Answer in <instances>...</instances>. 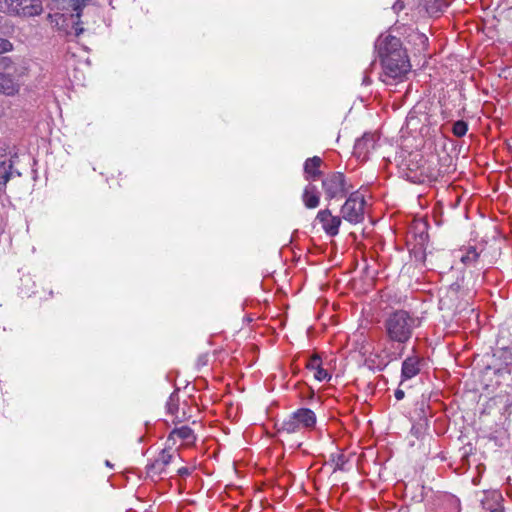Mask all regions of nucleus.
<instances>
[{
	"label": "nucleus",
	"mask_w": 512,
	"mask_h": 512,
	"mask_svg": "<svg viewBox=\"0 0 512 512\" xmlns=\"http://www.w3.org/2000/svg\"><path fill=\"white\" fill-rule=\"evenodd\" d=\"M384 327L390 341L404 344L411 339L417 319L405 310H397L385 319Z\"/></svg>",
	"instance_id": "f257e3e1"
},
{
	"label": "nucleus",
	"mask_w": 512,
	"mask_h": 512,
	"mask_svg": "<svg viewBox=\"0 0 512 512\" xmlns=\"http://www.w3.org/2000/svg\"><path fill=\"white\" fill-rule=\"evenodd\" d=\"M0 94L5 96H15L19 93L23 78L27 69L17 66L12 58L3 57L0 60Z\"/></svg>",
	"instance_id": "f03ea898"
},
{
	"label": "nucleus",
	"mask_w": 512,
	"mask_h": 512,
	"mask_svg": "<svg viewBox=\"0 0 512 512\" xmlns=\"http://www.w3.org/2000/svg\"><path fill=\"white\" fill-rule=\"evenodd\" d=\"M402 165L407 179L413 183L424 182L438 175L433 161L425 159L419 151L409 153Z\"/></svg>",
	"instance_id": "7ed1b4c3"
},
{
	"label": "nucleus",
	"mask_w": 512,
	"mask_h": 512,
	"mask_svg": "<svg viewBox=\"0 0 512 512\" xmlns=\"http://www.w3.org/2000/svg\"><path fill=\"white\" fill-rule=\"evenodd\" d=\"M381 66L382 73L380 74V79L382 82L388 85L402 81L411 69L407 54L400 57H391L390 59L383 60Z\"/></svg>",
	"instance_id": "20e7f679"
},
{
	"label": "nucleus",
	"mask_w": 512,
	"mask_h": 512,
	"mask_svg": "<svg viewBox=\"0 0 512 512\" xmlns=\"http://www.w3.org/2000/svg\"><path fill=\"white\" fill-rule=\"evenodd\" d=\"M316 421V415L312 410L300 408L282 422L279 431L288 434L310 431L315 427Z\"/></svg>",
	"instance_id": "39448f33"
},
{
	"label": "nucleus",
	"mask_w": 512,
	"mask_h": 512,
	"mask_svg": "<svg viewBox=\"0 0 512 512\" xmlns=\"http://www.w3.org/2000/svg\"><path fill=\"white\" fill-rule=\"evenodd\" d=\"M0 11L20 17H33L43 11L41 0H0Z\"/></svg>",
	"instance_id": "423d86ee"
},
{
	"label": "nucleus",
	"mask_w": 512,
	"mask_h": 512,
	"mask_svg": "<svg viewBox=\"0 0 512 512\" xmlns=\"http://www.w3.org/2000/svg\"><path fill=\"white\" fill-rule=\"evenodd\" d=\"M322 189L327 200L345 197L352 186L341 172L327 174L322 180Z\"/></svg>",
	"instance_id": "0eeeda50"
},
{
	"label": "nucleus",
	"mask_w": 512,
	"mask_h": 512,
	"mask_svg": "<svg viewBox=\"0 0 512 512\" xmlns=\"http://www.w3.org/2000/svg\"><path fill=\"white\" fill-rule=\"evenodd\" d=\"M341 218L351 224L364 220L365 199L359 192H353L341 207Z\"/></svg>",
	"instance_id": "6e6552de"
},
{
	"label": "nucleus",
	"mask_w": 512,
	"mask_h": 512,
	"mask_svg": "<svg viewBox=\"0 0 512 512\" xmlns=\"http://www.w3.org/2000/svg\"><path fill=\"white\" fill-rule=\"evenodd\" d=\"M375 50L381 63L391 57H400L407 54L401 40L391 34H381L375 42Z\"/></svg>",
	"instance_id": "1a4fd4ad"
},
{
	"label": "nucleus",
	"mask_w": 512,
	"mask_h": 512,
	"mask_svg": "<svg viewBox=\"0 0 512 512\" xmlns=\"http://www.w3.org/2000/svg\"><path fill=\"white\" fill-rule=\"evenodd\" d=\"M314 224H319L327 236L335 237L339 234L342 218L333 215L330 209L325 208L317 212Z\"/></svg>",
	"instance_id": "9d476101"
},
{
	"label": "nucleus",
	"mask_w": 512,
	"mask_h": 512,
	"mask_svg": "<svg viewBox=\"0 0 512 512\" xmlns=\"http://www.w3.org/2000/svg\"><path fill=\"white\" fill-rule=\"evenodd\" d=\"M172 458L173 453L171 452V446L164 448L158 454L155 460L149 465H147V474L151 478L161 477L162 475L166 474L167 467L170 464Z\"/></svg>",
	"instance_id": "9b49d317"
},
{
	"label": "nucleus",
	"mask_w": 512,
	"mask_h": 512,
	"mask_svg": "<svg viewBox=\"0 0 512 512\" xmlns=\"http://www.w3.org/2000/svg\"><path fill=\"white\" fill-rule=\"evenodd\" d=\"M380 135L377 130L366 131L363 136L356 140L354 152L358 157L366 158L368 153L375 148Z\"/></svg>",
	"instance_id": "f8f14e48"
},
{
	"label": "nucleus",
	"mask_w": 512,
	"mask_h": 512,
	"mask_svg": "<svg viewBox=\"0 0 512 512\" xmlns=\"http://www.w3.org/2000/svg\"><path fill=\"white\" fill-rule=\"evenodd\" d=\"M177 441L180 442V446H191L196 441V435L190 427L181 426L170 432L167 444L168 446L175 445Z\"/></svg>",
	"instance_id": "ddd939ff"
},
{
	"label": "nucleus",
	"mask_w": 512,
	"mask_h": 512,
	"mask_svg": "<svg viewBox=\"0 0 512 512\" xmlns=\"http://www.w3.org/2000/svg\"><path fill=\"white\" fill-rule=\"evenodd\" d=\"M422 359L418 356L408 357L402 363L401 376L403 380H408L419 374Z\"/></svg>",
	"instance_id": "4468645a"
},
{
	"label": "nucleus",
	"mask_w": 512,
	"mask_h": 512,
	"mask_svg": "<svg viewBox=\"0 0 512 512\" xmlns=\"http://www.w3.org/2000/svg\"><path fill=\"white\" fill-rule=\"evenodd\" d=\"M90 0H51V9L68 10L72 9L76 12V17L79 19L81 16V9L86 6Z\"/></svg>",
	"instance_id": "2eb2a0df"
},
{
	"label": "nucleus",
	"mask_w": 512,
	"mask_h": 512,
	"mask_svg": "<svg viewBox=\"0 0 512 512\" xmlns=\"http://www.w3.org/2000/svg\"><path fill=\"white\" fill-rule=\"evenodd\" d=\"M306 368L314 372V378L318 381H328L331 378L327 370L322 367L321 358L318 355H313L308 359Z\"/></svg>",
	"instance_id": "dca6fc26"
},
{
	"label": "nucleus",
	"mask_w": 512,
	"mask_h": 512,
	"mask_svg": "<svg viewBox=\"0 0 512 512\" xmlns=\"http://www.w3.org/2000/svg\"><path fill=\"white\" fill-rule=\"evenodd\" d=\"M302 201L306 208L315 209L320 204V194L317 187L312 184H308L303 191Z\"/></svg>",
	"instance_id": "f3484780"
},
{
	"label": "nucleus",
	"mask_w": 512,
	"mask_h": 512,
	"mask_svg": "<svg viewBox=\"0 0 512 512\" xmlns=\"http://www.w3.org/2000/svg\"><path fill=\"white\" fill-rule=\"evenodd\" d=\"M322 159L318 156L308 158L304 163V173L307 180H316L321 175Z\"/></svg>",
	"instance_id": "a211bd4d"
},
{
	"label": "nucleus",
	"mask_w": 512,
	"mask_h": 512,
	"mask_svg": "<svg viewBox=\"0 0 512 512\" xmlns=\"http://www.w3.org/2000/svg\"><path fill=\"white\" fill-rule=\"evenodd\" d=\"M428 120V116L425 112H422L418 110L417 108L412 109L407 118H406V125L407 127H417L421 126V128H424L428 124L426 123Z\"/></svg>",
	"instance_id": "6ab92c4d"
},
{
	"label": "nucleus",
	"mask_w": 512,
	"mask_h": 512,
	"mask_svg": "<svg viewBox=\"0 0 512 512\" xmlns=\"http://www.w3.org/2000/svg\"><path fill=\"white\" fill-rule=\"evenodd\" d=\"M422 5L425 8L426 12L431 15H437L443 10L445 6L444 0H421Z\"/></svg>",
	"instance_id": "aec40b11"
},
{
	"label": "nucleus",
	"mask_w": 512,
	"mask_h": 512,
	"mask_svg": "<svg viewBox=\"0 0 512 512\" xmlns=\"http://www.w3.org/2000/svg\"><path fill=\"white\" fill-rule=\"evenodd\" d=\"M479 259V253L476 251L474 247H470L467 251L461 256V262L466 265H474Z\"/></svg>",
	"instance_id": "412c9836"
},
{
	"label": "nucleus",
	"mask_w": 512,
	"mask_h": 512,
	"mask_svg": "<svg viewBox=\"0 0 512 512\" xmlns=\"http://www.w3.org/2000/svg\"><path fill=\"white\" fill-rule=\"evenodd\" d=\"M13 48V44L8 39L0 37V55L7 52H11Z\"/></svg>",
	"instance_id": "4be33fe9"
},
{
	"label": "nucleus",
	"mask_w": 512,
	"mask_h": 512,
	"mask_svg": "<svg viewBox=\"0 0 512 512\" xmlns=\"http://www.w3.org/2000/svg\"><path fill=\"white\" fill-rule=\"evenodd\" d=\"M0 176L3 178V182L6 183L9 180V173L6 169V162L0 160Z\"/></svg>",
	"instance_id": "5701e85b"
},
{
	"label": "nucleus",
	"mask_w": 512,
	"mask_h": 512,
	"mask_svg": "<svg viewBox=\"0 0 512 512\" xmlns=\"http://www.w3.org/2000/svg\"><path fill=\"white\" fill-rule=\"evenodd\" d=\"M176 399L174 397H170L169 398V401L167 402V409H168V412L171 413L172 415H174L176 413V410H177V403H176Z\"/></svg>",
	"instance_id": "b1692460"
},
{
	"label": "nucleus",
	"mask_w": 512,
	"mask_h": 512,
	"mask_svg": "<svg viewBox=\"0 0 512 512\" xmlns=\"http://www.w3.org/2000/svg\"><path fill=\"white\" fill-rule=\"evenodd\" d=\"M403 8H404V3H403V1H401V0L396 1V2L394 3V5H393V10H394L395 12H399V11H401Z\"/></svg>",
	"instance_id": "393cba45"
},
{
	"label": "nucleus",
	"mask_w": 512,
	"mask_h": 512,
	"mask_svg": "<svg viewBox=\"0 0 512 512\" xmlns=\"http://www.w3.org/2000/svg\"><path fill=\"white\" fill-rule=\"evenodd\" d=\"M404 396H405V393H404V391H403V390H401V389H397V390L395 391V398H396L397 400H402V399L404 398Z\"/></svg>",
	"instance_id": "a878e982"
},
{
	"label": "nucleus",
	"mask_w": 512,
	"mask_h": 512,
	"mask_svg": "<svg viewBox=\"0 0 512 512\" xmlns=\"http://www.w3.org/2000/svg\"><path fill=\"white\" fill-rule=\"evenodd\" d=\"M178 474L181 476H188L190 474V470L186 467H182L178 469Z\"/></svg>",
	"instance_id": "bb28decb"
},
{
	"label": "nucleus",
	"mask_w": 512,
	"mask_h": 512,
	"mask_svg": "<svg viewBox=\"0 0 512 512\" xmlns=\"http://www.w3.org/2000/svg\"><path fill=\"white\" fill-rule=\"evenodd\" d=\"M452 132L456 137L461 138L466 134L467 130H452Z\"/></svg>",
	"instance_id": "cd10ccee"
},
{
	"label": "nucleus",
	"mask_w": 512,
	"mask_h": 512,
	"mask_svg": "<svg viewBox=\"0 0 512 512\" xmlns=\"http://www.w3.org/2000/svg\"><path fill=\"white\" fill-rule=\"evenodd\" d=\"M453 128H455V129H458V128H467V125H466V123H465V122H463V121H457V122L454 124Z\"/></svg>",
	"instance_id": "c85d7f7f"
},
{
	"label": "nucleus",
	"mask_w": 512,
	"mask_h": 512,
	"mask_svg": "<svg viewBox=\"0 0 512 512\" xmlns=\"http://www.w3.org/2000/svg\"><path fill=\"white\" fill-rule=\"evenodd\" d=\"M82 32H83V28L82 27H78V26L75 27V34H76V36L80 35Z\"/></svg>",
	"instance_id": "c756f323"
},
{
	"label": "nucleus",
	"mask_w": 512,
	"mask_h": 512,
	"mask_svg": "<svg viewBox=\"0 0 512 512\" xmlns=\"http://www.w3.org/2000/svg\"><path fill=\"white\" fill-rule=\"evenodd\" d=\"M420 38L422 39V41H427V38L424 36V35H420Z\"/></svg>",
	"instance_id": "7c9ffc66"
}]
</instances>
